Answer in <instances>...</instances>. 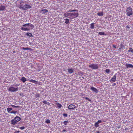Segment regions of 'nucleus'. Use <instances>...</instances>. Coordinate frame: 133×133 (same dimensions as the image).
Masks as SVG:
<instances>
[{
  "label": "nucleus",
  "instance_id": "obj_1",
  "mask_svg": "<svg viewBox=\"0 0 133 133\" xmlns=\"http://www.w3.org/2000/svg\"><path fill=\"white\" fill-rule=\"evenodd\" d=\"M74 11L77 12L78 10L76 9L69 10L68 11V12H66L64 14V16L65 17L68 18L70 19H72L75 18L78 16L79 15L78 13L75 12L74 13L69 12Z\"/></svg>",
  "mask_w": 133,
  "mask_h": 133
},
{
  "label": "nucleus",
  "instance_id": "obj_2",
  "mask_svg": "<svg viewBox=\"0 0 133 133\" xmlns=\"http://www.w3.org/2000/svg\"><path fill=\"white\" fill-rule=\"evenodd\" d=\"M18 7L20 9H22L23 10H26L28 9H30L32 8V6L28 4H25L23 5V4L19 5Z\"/></svg>",
  "mask_w": 133,
  "mask_h": 133
},
{
  "label": "nucleus",
  "instance_id": "obj_3",
  "mask_svg": "<svg viewBox=\"0 0 133 133\" xmlns=\"http://www.w3.org/2000/svg\"><path fill=\"white\" fill-rule=\"evenodd\" d=\"M127 15L128 16H130L133 14L132 8L130 6L128 7L126 10Z\"/></svg>",
  "mask_w": 133,
  "mask_h": 133
},
{
  "label": "nucleus",
  "instance_id": "obj_4",
  "mask_svg": "<svg viewBox=\"0 0 133 133\" xmlns=\"http://www.w3.org/2000/svg\"><path fill=\"white\" fill-rule=\"evenodd\" d=\"M18 89L19 88L18 87L15 88L12 85H11L8 89V91L12 92L17 91L18 90Z\"/></svg>",
  "mask_w": 133,
  "mask_h": 133
},
{
  "label": "nucleus",
  "instance_id": "obj_5",
  "mask_svg": "<svg viewBox=\"0 0 133 133\" xmlns=\"http://www.w3.org/2000/svg\"><path fill=\"white\" fill-rule=\"evenodd\" d=\"M89 67L92 69H97L98 68V64H92L89 65Z\"/></svg>",
  "mask_w": 133,
  "mask_h": 133
},
{
  "label": "nucleus",
  "instance_id": "obj_6",
  "mask_svg": "<svg viewBox=\"0 0 133 133\" xmlns=\"http://www.w3.org/2000/svg\"><path fill=\"white\" fill-rule=\"evenodd\" d=\"M76 108V106L73 104H70L68 107V109L71 110H75Z\"/></svg>",
  "mask_w": 133,
  "mask_h": 133
},
{
  "label": "nucleus",
  "instance_id": "obj_7",
  "mask_svg": "<svg viewBox=\"0 0 133 133\" xmlns=\"http://www.w3.org/2000/svg\"><path fill=\"white\" fill-rule=\"evenodd\" d=\"M116 74L113 76L112 78L110 80V81L112 82H115L116 81Z\"/></svg>",
  "mask_w": 133,
  "mask_h": 133
},
{
  "label": "nucleus",
  "instance_id": "obj_8",
  "mask_svg": "<svg viewBox=\"0 0 133 133\" xmlns=\"http://www.w3.org/2000/svg\"><path fill=\"white\" fill-rule=\"evenodd\" d=\"M90 89L93 91L95 92L96 93H97L98 92V90L95 87H91L90 88Z\"/></svg>",
  "mask_w": 133,
  "mask_h": 133
},
{
  "label": "nucleus",
  "instance_id": "obj_9",
  "mask_svg": "<svg viewBox=\"0 0 133 133\" xmlns=\"http://www.w3.org/2000/svg\"><path fill=\"white\" fill-rule=\"evenodd\" d=\"M125 66L127 68H133V65L131 64H129L127 63H126L125 64Z\"/></svg>",
  "mask_w": 133,
  "mask_h": 133
},
{
  "label": "nucleus",
  "instance_id": "obj_10",
  "mask_svg": "<svg viewBox=\"0 0 133 133\" xmlns=\"http://www.w3.org/2000/svg\"><path fill=\"white\" fill-rule=\"evenodd\" d=\"M28 81L29 82L33 83H34L35 84H37L38 82L37 81L35 80H33L32 79H28Z\"/></svg>",
  "mask_w": 133,
  "mask_h": 133
},
{
  "label": "nucleus",
  "instance_id": "obj_11",
  "mask_svg": "<svg viewBox=\"0 0 133 133\" xmlns=\"http://www.w3.org/2000/svg\"><path fill=\"white\" fill-rule=\"evenodd\" d=\"M48 11L46 9H45L42 8V9L41 11H40V12H43V14H45V13L48 12Z\"/></svg>",
  "mask_w": 133,
  "mask_h": 133
},
{
  "label": "nucleus",
  "instance_id": "obj_12",
  "mask_svg": "<svg viewBox=\"0 0 133 133\" xmlns=\"http://www.w3.org/2000/svg\"><path fill=\"white\" fill-rule=\"evenodd\" d=\"M14 119L17 122L21 120V118L18 116H16Z\"/></svg>",
  "mask_w": 133,
  "mask_h": 133
},
{
  "label": "nucleus",
  "instance_id": "obj_13",
  "mask_svg": "<svg viewBox=\"0 0 133 133\" xmlns=\"http://www.w3.org/2000/svg\"><path fill=\"white\" fill-rule=\"evenodd\" d=\"M68 72L69 74H71L74 72V70L72 69H68Z\"/></svg>",
  "mask_w": 133,
  "mask_h": 133
},
{
  "label": "nucleus",
  "instance_id": "obj_14",
  "mask_svg": "<svg viewBox=\"0 0 133 133\" xmlns=\"http://www.w3.org/2000/svg\"><path fill=\"white\" fill-rule=\"evenodd\" d=\"M55 104L57 105V107L58 108H60L62 107V105L61 104L58 102L56 103H55Z\"/></svg>",
  "mask_w": 133,
  "mask_h": 133
},
{
  "label": "nucleus",
  "instance_id": "obj_15",
  "mask_svg": "<svg viewBox=\"0 0 133 133\" xmlns=\"http://www.w3.org/2000/svg\"><path fill=\"white\" fill-rule=\"evenodd\" d=\"M20 80L21 81H22L23 83H24L26 81V78L24 77H22Z\"/></svg>",
  "mask_w": 133,
  "mask_h": 133
},
{
  "label": "nucleus",
  "instance_id": "obj_16",
  "mask_svg": "<svg viewBox=\"0 0 133 133\" xmlns=\"http://www.w3.org/2000/svg\"><path fill=\"white\" fill-rule=\"evenodd\" d=\"M26 35L27 36H29V37H33V36L32 35V34L30 33L27 32L26 34Z\"/></svg>",
  "mask_w": 133,
  "mask_h": 133
},
{
  "label": "nucleus",
  "instance_id": "obj_17",
  "mask_svg": "<svg viewBox=\"0 0 133 133\" xmlns=\"http://www.w3.org/2000/svg\"><path fill=\"white\" fill-rule=\"evenodd\" d=\"M17 122L15 120V119H13L11 120V123L13 125H15Z\"/></svg>",
  "mask_w": 133,
  "mask_h": 133
},
{
  "label": "nucleus",
  "instance_id": "obj_18",
  "mask_svg": "<svg viewBox=\"0 0 133 133\" xmlns=\"http://www.w3.org/2000/svg\"><path fill=\"white\" fill-rule=\"evenodd\" d=\"M103 14V12L102 11L101 12H98L97 14V15L99 16H102Z\"/></svg>",
  "mask_w": 133,
  "mask_h": 133
},
{
  "label": "nucleus",
  "instance_id": "obj_19",
  "mask_svg": "<svg viewBox=\"0 0 133 133\" xmlns=\"http://www.w3.org/2000/svg\"><path fill=\"white\" fill-rule=\"evenodd\" d=\"M21 29L23 30L26 31L29 30V29L27 28H25L24 27H22L21 28Z\"/></svg>",
  "mask_w": 133,
  "mask_h": 133
},
{
  "label": "nucleus",
  "instance_id": "obj_20",
  "mask_svg": "<svg viewBox=\"0 0 133 133\" xmlns=\"http://www.w3.org/2000/svg\"><path fill=\"white\" fill-rule=\"evenodd\" d=\"M94 23H92L90 25V28L91 29H93L94 28Z\"/></svg>",
  "mask_w": 133,
  "mask_h": 133
},
{
  "label": "nucleus",
  "instance_id": "obj_21",
  "mask_svg": "<svg viewBox=\"0 0 133 133\" xmlns=\"http://www.w3.org/2000/svg\"><path fill=\"white\" fill-rule=\"evenodd\" d=\"M22 49L23 50H31L32 49L31 48H29L26 47V48H24V47H23L22 48Z\"/></svg>",
  "mask_w": 133,
  "mask_h": 133
},
{
  "label": "nucleus",
  "instance_id": "obj_22",
  "mask_svg": "<svg viewBox=\"0 0 133 133\" xmlns=\"http://www.w3.org/2000/svg\"><path fill=\"white\" fill-rule=\"evenodd\" d=\"M0 9L1 10H4L5 9V7L4 6L1 5L0 7Z\"/></svg>",
  "mask_w": 133,
  "mask_h": 133
},
{
  "label": "nucleus",
  "instance_id": "obj_23",
  "mask_svg": "<svg viewBox=\"0 0 133 133\" xmlns=\"http://www.w3.org/2000/svg\"><path fill=\"white\" fill-rule=\"evenodd\" d=\"M12 108H8L7 109V111L8 113H10V111L12 110Z\"/></svg>",
  "mask_w": 133,
  "mask_h": 133
},
{
  "label": "nucleus",
  "instance_id": "obj_24",
  "mask_svg": "<svg viewBox=\"0 0 133 133\" xmlns=\"http://www.w3.org/2000/svg\"><path fill=\"white\" fill-rule=\"evenodd\" d=\"M65 23L66 24L68 23L69 22V20L68 18H66L65 19Z\"/></svg>",
  "mask_w": 133,
  "mask_h": 133
},
{
  "label": "nucleus",
  "instance_id": "obj_25",
  "mask_svg": "<svg viewBox=\"0 0 133 133\" xmlns=\"http://www.w3.org/2000/svg\"><path fill=\"white\" fill-rule=\"evenodd\" d=\"M128 52H131L132 53H133V49L132 48H130L129 49V50H128Z\"/></svg>",
  "mask_w": 133,
  "mask_h": 133
},
{
  "label": "nucleus",
  "instance_id": "obj_26",
  "mask_svg": "<svg viewBox=\"0 0 133 133\" xmlns=\"http://www.w3.org/2000/svg\"><path fill=\"white\" fill-rule=\"evenodd\" d=\"M40 96V95L39 93H37L35 95V97H39Z\"/></svg>",
  "mask_w": 133,
  "mask_h": 133
},
{
  "label": "nucleus",
  "instance_id": "obj_27",
  "mask_svg": "<svg viewBox=\"0 0 133 133\" xmlns=\"http://www.w3.org/2000/svg\"><path fill=\"white\" fill-rule=\"evenodd\" d=\"M84 98H85V99H86L88 101L90 102H91V99H89V98H88V97H84Z\"/></svg>",
  "mask_w": 133,
  "mask_h": 133
},
{
  "label": "nucleus",
  "instance_id": "obj_28",
  "mask_svg": "<svg viewBox=\"0 0 133 133\" xmlns=\"http://www.w3.org/2000/svg\"><path fill=\"white\" fill-rule=\"evenodd\" d=\"M98 34L100 35H106V34H104V32H99L98 33Z\"/></svg>",
  "mask_w": 133,
  "mask_h": 133
},
{
  "label": "nucleus",
  "instance_id": "obj_29",
  "mask_svg": "<svg viewBox=\"0 0 133 133\" xmlns=\"http://www.w3.org/2000/svg\"><path fill=\"white\" fill-rule=\"evenodd\" d=\"M45 122L46 123L49 124L50 123V121L49 119H47L45 121Z\"/></svg>",
  "mask_w": 133,
  "mask_h": 133
},
{
  "label": "nucleus",
  "instance_id": "obj_30",
  "mask_svg": "<svg viewBox=\"0 0 133 133\" xmlns=\"http://www.w3.org/2000/svg\"><path fill=\"white\" fill-rule=\"evenodd\" d=\"M95 126L96 128L98 127L99 126L98 123L97 122L95 123Z\"/></svg>",
  "mask_w": 133,
  "mask_h": 133
},
{
  "label": "nucleus",
  "instance_id": "obj_31",
  "mask_svg": "<svg viewBox=\"0 0 133 133\" xmlns=\"http://www.w3.org/2000/svg\"><path fill=\"white\" fill-rule=\"evenodd\" d=\"M11 106L13 108H18L19 107L18 106H15L14 105H11Z\"/></svg>",
  "mask_w": 133,
  "mask_h": 133
},
{
  "label": "nucleus",
  "instance_id": "obj_32",
  "mask_svg": "<svg viewBox=\"0 0 133 133\" xmlns=\"http://www.w3.org/2000/svg\"><path fill=\"white\" fill-rule=\"evenodd\" d=\"M105 71L106 73H108L110 72V70L109 69H106Z\"/></svg>",
  "mask_w": 133,
  "mask_h": 133
},
{
  "label": "nucleus",
  "instance_id": "obj_33",
  "mask_svg": "<svg viewBox=\"0 0 133 133\" xmlns=\"http://www.w3.org/2000/svg\"><path fill=\"white\" fill-rule=\"evenodd\" d=\"M29 24H30V23H28L25 24H24L23 25H22V26H23L25 27V26H26L27 25H28Z\"/></svg>",
  "mask_w": 133,
  "mask_h": 133
},
{
  "label": "nucleus",
  "instance_id": "obj_34",
  "mask_svg": "<svg viewBox=\"0 0 133 133\" xmlns=\"http://www.w3.org/2000/svg\"><path fill=\"white\" fill-rule=\"evenodd\" d=\"M17 112L16 111H12L10 112V114H16Z\"/></svg>",
  "mask_w": 133,
  "mask_h": 133
},
{
  "label": "nucleus",
  "instance_id": "obj_35",
  "mask_svg": "<svg viewBox=\"0 0 133 133\" xmlns=\"http://www.w3.org/2000/svg\"><path fill=\"white\" fill-rule=\"evenodd\" d=\"M63 122L64 125H66L67 124V123L68 122V121H65Z\"/></svg>",
  "mask_w": 133,
  "mask_h": 133
},
{
  "label": "nucleus",
  "instance_id": "obj_36",
  "mask_svg": "<svg viewBox=\"0 0 133 133\" xmlns=\"http://www.w3.org/2000/svg\"><path fill=\"white\" fill-rule=\"evenodd\" d=\"M42 102L43 103H44L45 104H47V102L46 101L44 100L43 101H42Z\"/></svg>",
  "mask_w": 133,
  "mask_h": 133
},
{
  "label": "nucleus",
  "instance_id": "obj_37",
  "mask_svg": "<svg viewBox=\"0 0 133 133\" xmlns=\"http://www.w3.org/2000/svg\"><path fill=\"white\" fill-rule=\"evenodd\" d=\"M67 114H63V116L65 117H66L67 116Z\"/></svg>",
  "mask_w": 133,
  "mask_h": 133
},
{
  "label": "nucleus",
  "instance_id": "obj_38",
  "mask_svg": "<svg viewBox=\"0 0 133 133\" xmlns=\"http://www.w3.org/2000/svg\"><path fill=\"white\" fill-rule=\"evenodd\" d=\"M29 26L31 27L32 28H34V26L32 24H31Z\"/></svg>",
  "mask_w": 133,
  "mask_h": 133
},
{
  "label": "nucleus",
  "instance_id": "obj_39",
  "mask_svg": "<svg viewBox=\"0 0 133 133\" xmlns=\"http://www.w3.org/2000/svg\"><path fill=\"white\" fill-rule=\"evenodd\" d=\"M25 128L24 127H21L19 128L21 130H23L25 129Z\"/></svg>",
  "mask_w": 133,
  "mask_h": 133
},
{
  "label": "nucleus",
  "instance_id": "obj_40",
  "mask_svg": "<svg viewBox=\"0 0 133 133\" xmlns=\"http://www.w3.org/2000/svg\"><path fill=\"white\" fill-rule=\"evenodd\" d=\"M24 3V1H23L21 0L19 2V3L20 4H22V3Z\"/></svg>",
  "mask_w": 133,
  "mask_h": 133
},
{
  "label": "nucleus",
  "instance_id": "obj_41",
  "mask_svg": "<svg viewBox=\"0 0 133 133\" xmlns=\"http://www.w3.org/2000/svg\"><path fill=\"white\" fill-rule=\"evenodd\" d=\"M102 122V121L101 120H98L97 122L99 124V123H100Z\"/></svg>",
  "mask_w": 133,
  "mask_h": 133
},
{
  "label": "nucleus",
  "instance_id": "obj_42",
  "mask_svg": "<svg viewBox=\"0 0 133 133\" xmlns=\"http://www.w3.org/2000/svg\"><path fill=\"white\" fill-rule=\"evenodd\" d=\"M112 47L113 48H116V46L115 45H113Z\"/></svg>",
  "mask_w": 133,
  "mask_h": 133
},
{
  "label": "nucleus",
  "instance_id": "obj_43",
  "mask_svg": "<svg viewBox=\"0 0 133 133\" xmlns=\"http://www.w3.org/2000/svg\"><path fill=\"white\" fill-rule=\"evenodd\" d=\"M20 132V131H16L15 133H18Z\"/></svg>",
  "mask_w": 133,
  "mask_h": 133
},
{
  "label": "nucleus",
  "instance_id": "obj_44",
  "mask_svg": "<svg viewBox=\"0 0 133 133\" xmlns=\"http://www.w3.org/2000/svg\"><path fill=\"white\" fill-rule=\"evenodd\" d=\"M117 128L118 129H119L121 128V126L119 125L117 127Z\"/></svg>",
  "mask_w": 133,
  "mask_h": 133
},
{
  "label": "nucleus",
  "instance_id": "obj_45",
  "mask_svg": "<svg viewBox=\"0 0 133 133\" xmlns=\"http://www.w3.org/2000/svg\"><path fill=\"white\" fill-rule=\"evenodd\" d=\"M126 28L128 29H129L130 28L128 25H127L126 26Z\"/></svg>",
  "mask_w": 133,
  "mask_h": 133
},
{
  "label": "nucleus",
  "instance_id": "obj_46",
  "mask_svg": "<svg viewBox=\"0 0 133 133\" xmlns=\"http://www.w3.org/2000/svg\"><path fill=\"white\" fill-rule=\"evenodd\" d=\"M63 132H66V131L65 130V129H63Z\"/></svg>",
  "mask_w": 133,
  "mask_h": 133
},
{
  "label": "nucleus",
  "instance_id": "obj_47",
  "mask_svg": "<svg viewBox=\"0 0 133 133\" xmlns=\"http://www.w3.org/2000/svg\"><path fill=\"white\" fill-rule=\"evenodd\" d=\"M15 86L16 87H18V84H16L15 85Z\"/></svg>",
  "mask_w": 133,
  "mask_h": 133
},
{
  "label": "nucleus",
  "instance_id": "obj_48",
  "mask_svg": "<svg viewBox=\"0 0 133 133\" xmlns=\"http://www.w3.org/2000/svg\"><path fill=\"white\" fill-rule=\"evenodd\" d=\"M97 133H99V131H97L96 132Z\"/></svg>",
  "mask_w": 133,
  "mask_h": 133
},
{
  "label": "nucleus",
  "instance_id": "obj_49",
  "mask_svg": "<svg viewBox=\"0 0 133 133\" xmlns=\"http://www.w3.org/2000/svg\"><path fill=\"white\" fill-rule=\"evenodd\" d=\"M55 102H56L57 101H55Z\"/></svg>",
  "mask_w": 133,
  "mask_h": 133
},
{
  "label": "nucleus",
  "instance_id": "obj_50",
  "mask_svg": "<svg viewBox=\"0 0 133 133\" xmlns=\"http://www.w3.org/2000/svg\"><path fill=\"white\" fill-rule=\"evenodd\" d=\"M115 84H115L114 83V85H115Z\"/></svg>",
  "mask_w": 133,
  "mask_h": 133
},
{
  "label": "nucleus",
  "instance_id": "obj_51",
  "mask_svg": "<svg viewBox=\"0 0 133 133\" xmlns=\"http://www.w3.org/2000/svg\"><path fill=\"white\" fill-rule=\"evenodd\" d=\"M123 47V46H122V47Z\"/></svg>",
  "mask_w": 133,
  "mask_h": 133
}]
</instances>
